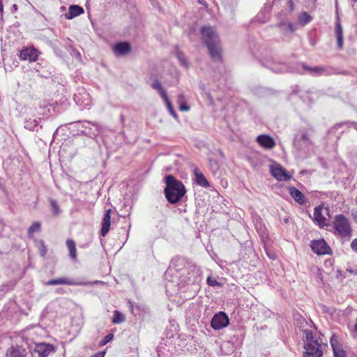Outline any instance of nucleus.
Segmentation results:
<instances>
[{
  "mask_svg": "<svg viewBox=\"0 0 357 357\" xmlns=\"http://www.w3.org/2000/svg\"><path fill=\"white\" fill-rule=\"evenodd\" d=\"M201 34L212 59L215 61H220L222 49L216 31L213 27L205 26L201 29Z\"/></svg>",
  "mask_w": 357,
  "mask_h": 357,
  "instance_id": "1",
  "label": "nucleus"
},
{
  "mask_svg": "<svg viewBox=\"0 0 357 357\" xmlns=\"http://www.w3.org/2000/svg\"><path fill=\"white\" fill-rule=\"evenodd\" d=\"M165 194L167 199L171 204L178 203L186 192L184 185L172 175L165 177Z\"/></svg>",
  "mask_w": 357,
  "mask_h": 357,
  "instance_id": "2",
  "label": "nucleus"
},
{
  "mask_svg": "<svg viewBox=\"0 0 357 357\" xmlns=\"http://www.w3.org/2000/svg\"><path fill=\"white\" fill-rule=\"evenodd\" d=\"M305 334L303 357H322L321 340L310 330H303Z\"/></svg>",
  "mask_w": 357,
  "mask_h": 357,
  "instance_id": "3",
  "label": "nucleus"
},
{
  "mask_svg": "<svg viewBox=\"0 0 357 357\" xmlns=\"http://www.w3.org/2000/svg\"><path fill=\"white\" fill-rule=\"evenodd\" d=\"M333 226L335 229V234H338L343 238L351 237V225L349 220L344 215H336L334 217Z\"/></svg>",
  "mask_w": 357,
  "mask_h": 357,
  "instance_id": "4",
  "label": "nucleus"
},
{
  "mask_svg": "<svg viewBox=\"0 0 357 357\" xmlns=\"http://www.w3.org/2000/svg\"><path fill=\"white\" fill-rule=\"evenodd\" d=\"M151 86L153 89L155 90L162 98L169 114L174 118L177 119L178 116L176 112L174 110L173 106L168 98L167 91L162 86V83L158 79H155L151 84Z\"/></svg>",
  "mask_w": 357,
  "mask_h": 357,
  "instance_id": "5",
  "label": "nucleus"
},
{
  "mask_svg": "<svg viewBox=\"0 0 357 357\" xmlns=\"http://www.w3.org/2000/svg\"><path fill=\"white\" fill-rule=\"evenodd\" d=\"M229 323V318L225 312H219L212 318L211 326L215 330L226 327Z\"/></svg>",
  "mask_w": 357,
  "mask_h": 357,
  "instance_id": "6",
  "label": "nucleus"
},
{
  "mask_svg": "<svg viewBox=\"0 0 357 357\" xmlns=\"http://www.w3.org/2000/svg\"><path fill=\"white\" fill-rule=\"evenodd\" d=\"M310 247L312 251L319 255L329 254L331 250L329 246L324 239L312 241Z\"/></svg>",
  "mask_w": 357,
  "mask_h": 357,
  "instance_id": "7",
  "label": "nucleus"
},
{
  "mask_svg": "<svg viewBox=\"0 0 357 357\" xmlns=\"http://www.w3.org/2000/svg\"><path fill=\"white\" fill-rule=\"evenodd\" d=\"M271 172L272 176L278 181H289L291 175H289L286 169L278 164L271 166Z\"/></svg>",
  "mask_w": 357,
  "mask_h": 357,
  "instance_id": "8",
  "label": "nucleus"
},
{
  "mask_svg": "<svg viewBox=\"0 0 357 357\" xmlns=\"http://www.w3.org/2000/svg\"><path fill=\"white\" fill-rule=\"evenodd\" d=\"M54 351V347L48 343L37 344L34 349V352L38 354V357H47L51 353Z\"/></svg>",
  "mask_w": 357,
  "mask_h": 357,
  "instance_id": "9",
  "label": "nucleus"
},
{
  "mask_svg": "<svg viewBox=\"0 0 357 357\" xmlns=\"http://www.w3.org/2000/svg\"><path fill=\"white\" fill-rule=\"evenodd\" d=\"M256 140L265 149H272L276 144L273 138L268 135H260L257 137Z\"/></svg>",
  "mask_w": 357,
  "mask_h": 357,
  "instance_id": "10",
  "label": "nucleus"
},
{
  "mask_svg": "<svg viewBox=\"0 0 357 357\" xmlns=\"http://www.w3.org/2000/svg\"><path fill=\"white\" fill-rule=\"evenodd\" d=\"M88 284H90L88 282ZM46 285H59V284H67V285H85L87 284L86 282H76L72 280H70L66 278H61L58 279H53L48 280L46 283Z\"/></svg>",
  "mask_w": 357,
  "mask_h": 357,
  "instance_id": "11",
  "label": "nucleus"
},
{
  "mask_svg": "<svg viewBox=\"0 0 357 357\" xmlns=\"http://www.w3.org/2000/svg\"><path fill=\"white\" fill-rule=\"evenodd\" d=\"M323 206L319 205L314 208V221L320 227L327 225V219L322 214Z\"/></svg>",
  "mask_w": 357,
  "mask_h": 357,
  "instance_id": "12",
  "label": "nucleus"
},
{
  "mask_svg": "<svg viewBox=\"0 0 357 357\" xmlns=\"http://www.w3.org/2000/svg\"><path fill=\"white\" fill-rule=\"evenodd\" d=\"M111 209L107 210L103 216L101 228V235L102 236H105L109 231L111 225Z\"/></svg>",
  "mask_w": 357,
  "mask_h": 357,
  "instance_id": "13",
  "label": "nucleus"
},
{
  "mask_svg": "<svg viewBox=\"0 0 357 357\" xmlns=\"http://www.w3.org/2000/svg\"><path fill=\"white\" fill-rule=\"evenodd\" d=\"M38 56V51L34 48H26L21 51L20 57L22 59H29L31 61L37 60Z\"/></svg>",
  "mask_w": 357,
  "mask_h": 357,
  "instance_id": "14",
  "label": "nucleus"
},
{
  "mask_svg": "<svg viewBox=\"0 0 357 357\" xmlns=\"http://www.w3.org/2000/svg\"><path fill=\"white\" fill-rule=\"evenodd\" d=\"M113 50L116 55H124L130 52V45L127 42L119 43L114 46Z\"/></svg>",
  "mask_w": 357,
  "mask_h": 357,
  "instance_id": "15",
  "label": "nucleus"
},
{
  "mask_svg": "<svg viewBox=\"0 0 357 357\" xmlns=\"http://www.w3.org/2000/svg\"><path fill=\"white\" fill-rule=\"evenodd\" d=\"M82 13H84V9L82 7L77 5H72L68 8V11L65 14V16L66 19L71 20Z\"/></svg>",
  "mask_w": 357,
  "mask_h": 357,
  "instance_id": "16",
  "label": "nucleus"
},
{
  "mask_svg": "<svg viewBox=\"0 0 357 357\" xmlns=\"http://www.w3.org/2000/svg\"><path fill=\"white\" fill-rule=\"evenodd\" d=\"M194 175L195 176V181L198 185L205 188L210 186L206 178L198 168H195L194 169Z\"/></svg>",
  "mask_w": 357,
  "mask_h": 357,
  "instance_id": "17",
  "label": "nucleus"
},
{
  "mask_svg": "<svg viewBox=\"0 0 357 357\" xmlns=\"http://www.w3.org/2000/svg\"><path fill=\"white\" fill-rule=\"evenodd\" d=\"M289 193L296 202L299 204L305 203V197L303 193L294 187L289 188Z\"/></svg>",
  "mask_w": 357,
  "mask_h": 357,
  "instance_id": "18",
  "label": "nucleus"
},
{
  "mask_svg": "<svg viewBox=\"0 0 357 357\" xmlns=\"http://www.w3.org/2000/svg\"><path fill=\"white\" fill-rule=\"evenodd\" d=\"M335 34L337 38V46L340 49L343 47V29L340 22L336 24Z\"/></svg>",
  "mask_w": 357,
  "mask_h": 357,
  "instance_id": "19",
  "label": "nucleus"
},
{
  "mask_svg": "<svg viewBox=\"0 0 357 357\" xmlns=\"http://www.w3.org/2000/svg\"><path fill=\"white\" fill-rule=\"evenodd\" d=\"M66 246L69 251V255L70 258L73 260H76L77 259V249L75 246V243L72 239H68L66 241Z\"/></svg>",
  "mask_w": 357,
  "mask_h": 357,
  "instance_id": "20",
  "label": "nucleus"
},
{
  "mask_svg": "<svg viewBox=\"0 0 357 357\" xmlns=\"http://www.w3.org/2000/svg\"><path fill=\"white\" fill-rule=\"evenodd\" d=\"M6 357H25L24 351L20 349L10 348L8 349Z\"/></svg>",
  "mask_w": 357,
  "mask_h": 357,
  "instance_id": "21",
  "label": "nucleus"
},
{
  "mask_svg": "<svg viewBox=\"0 0 357 357\" xmlns=\"http://www.w3.org/2000/svg\"><path fill=\"white\" fill-rule=\"evenodd\" d=\"M177 102L179 105V109L181 112H188L190 110V107L185 103V96L183 94L178 95Z\"/></svg>",
  "mask_w": 357,
  "mask_h": 357,
  "instance_id": "22",
  "label": "nucleus"
},
{
  "mask_svg": "<svg viewBox=\"0 0 357 357\" xmlns=\"http://www.w3.org/2000/svg\"><path fill=\"white\" fill-rule=\"evenodd\" d=\"M303 68L308 70L312 75H319L325 72V68L324 67L316 66L313 68L307 67L303 65Z\"/></svg>",
  "mask_w": 357,
  "mask_h": 357,
  "instance_id": "23",
  "label": "nucleus"
},
{
  "mask_svg": "<svg viewBox=\"0 0 357 357\" xmlns=\"http://www.w3.org/2000/svg\"><path fill=\"white\" fill-rule=\"evenodd\" d=\"M298 20L300 23H301L303 25H305L311 21L312 17L307 12H303L300 14Z\"/></svg>",
  "mask_w": 357,
  "mask_h": 357,
  "instance_id": "24",
  "label": "nucleus"
},
{
  "mask_svg": "<svg viewBox=\"0 0 357 357\" xmlns=\"http://www.w3.org/2000/svg\"><path fill=\"white\" fill-rule=\"evenodd\" d=\"M125 321L124 315L120 312L115 310L114 312L112 322L114 324H121Z\"/></svg>",
  "mask_w": 357,
  "mask_h": 357,
  "instance_id": "25",
  "label": "nucleus"
},
{
  "mask_svg": "<svg viewBox=\"0 0 357 357\" xmlns=\"http://www.w3.org/2000/svg\"><path fill=\"white\" fill-rule=\"evenodd\" d=\"M331 344L333 351L342 349L339 342V338L337 335H333L331 337Z\"/></svg>",
  "mask_w": 357,
  "mask_h": 357,
  "instance_id": "26",
  "label": "nucleus"
},
{
  "mask_svg": "<svg viewBox=\"0 0 357 357\" xmlns=\"http://www.w3.org/2000/svg\"><path fill=\"white\" fill-rule=\"evenodd\" d=\"M50 205L52 207V211L53 215H58L61 212L60 207H59V204H57L56 200H54L53 199H50Z\"/></svg>",
  "mask_w": 357,
  "mask_h": 357,
  "instance_id": "27",
  "label": "nucleus"
},
{
  "mask_svg": "<svg viewBox=\"0 0 357 357\" xmlns=\"http://www.w3.org/2000/svg\"><path fill=\"white\" fill-rule=\"evenodd\" d=\"M40 230V224L38 222H34L29 228L28 233L29 234H33L35 232L39 231Z\"/></svg>",
  "mask_w": 357,
  "mask_h": 357,
  "instance_id": "28",
  "label": "nucleus"
},
{
  "mask_svg": "<svg viewBox=\"0 0 357 357\" xmlns=\"http://www.w3.org/2000/svg\"><path fill=\"white\" fill-rule=\"evenodd\" d=\"M176 57L183 66L188 67L187 61L181 52L178 50L176 51Z\"/></svg>",
  "mask_w": 357,
  "mask_h": 357,
  "instance_id": "29",
  "label": "nucleus"
},
{
  "mask_svg": "<svg viewBox=\"0 0 357 357\" xmlns=\"http://www.w3.org/2000/svg\"><path fill=\"white\" fill-rule=\"evenodd\" d=\"M280 27L281 28H284L285 26H287V29L290 31V32H293L295 31V27H294V25L293 23L291 22H289L287 24H286L285 22H280V24H279Z\"/></svg>",
  "mask_w": 357,
  "mask_h": 357,
  "instance_id": "30",
  "label": "nucleus"
},
{
  "mask_svg": "<svg viewBox=\"0 0 357 357\" xmlns=\"http://www.w3.org/2000/svg\"><path fill=\"white\" fill-rule=\"evenodd\" d=\"M207 283L208 284V285L212 286V287L221 285L220 283L218 282L215 278H212L211 276L208 277Z\"/></svg>",
  "mask_w": 357,
  "mask_h": 357,
  "instance_id": "31",
  "label": "nucleus"
},
{
  "mask_svg": "<svg viewBox=\"0 0 357 357\" xmlns=\"http://www.w3.org/2000/svg\"><path fill=\"white\" fill-rule=\"evenodd\" d=\"M114 337V335L112 333H109L108 335H107L104 339L100 342V346H104L106 344H107L108 342H109L110 341H112V340L113 339Z\"/></svg>",
  "mask_w": 357,
  "mask_h": 357,
  "instance_id": "32",
  "label": "nucleus"
},
{
  "mask_svg": "<svg viewBox=\"0 0 357 357\" xmlns=\"http://www.w3.org/2000/svg\"><path fill=\"white\" fill-rule=\"evenodd\" d=\"M334 357H345V352L342 349L333 351Z\"/></svg>",
  "mask_w": 357,
  "mask_h": 357,
  "instance_id": "33",
  "label": "nucleus"
},
{
  "mask_svg": "<svg viewBox=\"0 0 357 357\" xmlns=\"http://www.w3.org/2000/svg\"><path fill=\"white\" fill-rule=\"evenodd\" d=\"M351 249L357 253V238L352 241L351 243Z\"/></svg>",
  "mask_w": 357,
  "mask_h": 357,
  "instance_id": "34",
  "label": "nucleus"
},
{
  "mask_svg": "<svg viewBox=\"0 0 357 357\" xmlns=\"http://www.w3.org/2000/svg\"><path fill=\"white\" fill-rule=\"evenodd\" d=\"M40 255H41L43 257H44V256L46 255V253H47V250L46 247H45V245L43 244V243H42V246H41V248H40Z\"/></svg>",
  "mask_w": 357,
  "mask_h": 357,
  "instance_id": "35",
  "label": "nucleus"
},
{
  "mask_svg": "<svg viewBox=\"0 0 357 357\" xmlns=\"http://www.w3.org/2000/svg\"><path fill=\"white\" fill-rule=\"evenodd\" d=\"M281 67L280 68H273V70H274L275 72H277V73H282V72H284L285 70V66L284 64H280Z\"/></svg>",
  "mask_w": 357,
  "mask_h": 357,
  "instance_id": "36",
  "label": "nucleus"
},
{
  "mask_svg": "<svg viewBox=\"0 0 357 357\" xmlns=\"http://www.w3.org/2000/svg\"><path fill=\"white\" fill-rule=\"evenodd\" d=\"M301 139L303 140H304V141L310 142V140H309V138H308V136H307V133H303L301 135Z\"/></svg>",
  "mask_w": 357,
  "mask_h": 357,
  "instance_id": "37",
  "label": "nucleus"
},
{
  "mask_svg": "<svg viewBox=\"0 0 357 357\" xmlns=\"http://www.w3.org/2000/svg\"><path fill=\"white\" fill-rule=\"evenodd\" d=\"M288 6L291 10H293L294 9V5L292 0H289Z\"/></svg>",
  "mask_w": 357,
  "mask_h": 357,
  "instance_id": "38",
  "label": "nucleus"
},
{
  "mask_svg": "<svg viewBox=\"0 0 357 357\" xmlns=\"http://www.w3.org/2000/svg\"><path fill=\"white\" fill-rule=\"evenodd\" d=\"M104 354H105V352H100V353H98L95 355H93L91 357H103Z\"/></svg>",
  "mask_w": 357,
  "mask_h": 357,
  "instance_id": "39",
  "label": "nucleus"
},
{
  "mask_svg": "<svg viewBox=\"0 0 357 357\" xmlns=\"http://www.w3.org/2000/svg\"><path fill=\"white\" fill-rule=\"evenodd\" d=\"M0 13H3V3L1 0H0Z\"/></svg>",
  "mask_w": 357,
  "mask_h": 357,
  "instance_id": "40",
  "label": "nucleus"
},
{
  "mask_svg": "<svg viewBox=\"0 0 357 357\" xmlns=\"http://www.w3.org/2000/svg\"><path fill=\"white\" fill-rule=\"evenodd\" d=\"M13 8L15 9V10H17V6L16 4H14Z\"/></svg>",
  "mask_w": 357,
  "mask_h": 357,
  "instance_id": "41",
  "label": "nucleus"
}]
</instances>
